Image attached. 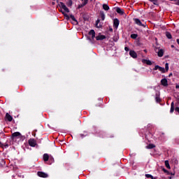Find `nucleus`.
Instances as JSON below:
<instances>
[{
  "label": "nucleus",
  "instance_id": "34",
  "mask_svg": "<svg viewBox=\"0 0 179 179\" xmlns=\"http://www.w3.org/2000/svg\"><path fill=\"white\" fill-rule=\"evenodd\" d=\"M175 111H176V113H178V114H179V107H176L175 108Z\"/></svg>",
  "mask_w": 179,
  "mask_h": 179
},
{
  "label": "nucleus",
  "instance_id": "9",
  "mask_svg": "<svg viewBox=\"0 0 179 179\" xmlns=\"http://www.w3.org/2000/svg\"><path fill=\"white\" fill-rule=\"evenodd\" d=\"M116 12L117 13H119L120 15H124V9L120 8V7L116 8Z\"/></svg>",
  "mask_w": 179,
  "mask_h": 179
},
{
  "label": "nucleus",
  "instance_id": "15",
  "mask_svg": "<svg viewBox=\"0 0 179 179\" xmlns=\"http://www.w3.org/2000/svg\"><path fill=\"white\" fill-rule=\"evenodd\" d=\"M49 159H50V156H48V154H44L43 155V160H44V162H48Z\"/></svg>",
  "mask_w": 179,
  "mask_h": 179
},
{
  "label": "nucleus",
  "instance_id": "19",
  "mask_svg": "<svg viewBox=\"0 0 179 179\" xmlns=\"http://www.w3.org/2000/svg\"><path fill=\"white\" fill-rule=\"evenodd\" d=\"M170 113H174V102H172L171 103V110H170Z\"/></svg>",
  "mask_w": 179,
  "mask_h": 179
},
{
  "label": "nucleus",
  "instance_id": "1",
  "mask_svg": "<svg viewBox=\"0 0 179 179\" xmlns=\"http://www.w3.org/2000/svg\"><path fill=\"white\" fill-rule=\"evenodd\" d=\"M28 142L29 146L31 148H36L37 146V141L34 138H30Z\"/></svg>",
  "mask_w": 179,
  "mask_h": 179
},
{
  "label": "nucleus",
  "instance_id": "5",
  "mask_svg": "<svg viewBox=\"0 0 179 179\" xmlns=\"http://www.w3.org/2000/svg\"><path fill=\"white\" fill-rule=\"evenodd\" d=\"M37 175L38 177H42V178H47V177H48V174L41 171H38Z\"/></svg>",
  "mask_w": 179,
  "mask_h": 179
},
{
  "label": "nucleus",
  "instance_id": "13",
  "mask_svg": "<svg viewBox=\"0 0 179 179\" xmlns=\"http://www.w3.org/2000/svg\"><path fill=\"white\" fill-rule=\"evenodd\" d=\"M96 27L97 29H101V24H100V20L99 19L96 21Z\"/></svg>",
  "mask_w": 179,
  "mask_h": 179
},
{
  "label": "nucleus",
  "instance_id": "32",
  "mask_svg": "<svg viewBox=\"0 0 179 179\" xmlns=\"http://www.w3.org/2000/svg\"><path fill=\"white\" fill-rule=\"evenodd\" d=\"M165 69L166 71H169V63L165 64Z\"/></svg>",
  "mask_w": 179,
  "mask_h": 179
},
{
  "label": "nucleus",
  "instance_id": "24",
  "mask_svg": "<svg viewBox=\"0 0 179 179\" xmlns=\"http://www.w3.org/2000/svg\"><path fill=\"white\" fill-rule=\"evenodd\" d=\"M160 72H162V73H164L166 72V69L164 67L159 66V70Z\"/></svg>",
  "mask_w": 179,
  "mask_h": 179
},
{
  "label": "nucleus",
  "instance_id": "18",
  "mask_svg": "<svg viewBox=\"0 0 179 179\" xmlns=\"http://www.w3.org/2000/svg\"><path fill=\"white\" fill-rule=\"evenodd\" d=\"M164 54V52L163 51V50L160 49L158 52V57H163Z\"/></svg>",
  "mask_w": 179,
  "mask_h": 179
},
{
  "label": "nucleus",
  "instance_id": "10",
  "mask_svg": "<svg viewBox=\"0 0 179 179\" xmlns=\"http://www.w3.org/2000/svg\"><path fill=\"white\" fill-rule=\"evenodd\" d=\"M6 118L8 121H9V122H10L12 120H13V117H12V115H9V113L6 114Z\"/></svg>",
  "mask_w": 179,
  "mask_h": 179
},
{
  "label": "nucleus",
  "instance_id": "39",
  "mask_svg": "<svg viewBox=\"0 0 179 179\" xmlns=\"http://www.w3.org/2000/svg\"><path fill=\"white\" fill-rule=\"evenodd\" d=\"M169 1H176L177 0H169Z\"/></svg>",
  "mask_w": 179,
  "mask_h": 179
},
{
  "label": "nucleus",
  "instance_id": "23",
  "mask_svg": "<svg viewBox=\"0 0 179 179\" xmlns=\"http://www.w3.org/2000/svg\"><path fill=\"white\" fill-rule=\"evenodd\" d=\"M165 166H166V169H170V164L169 163V160L165 161Z\"/></svg>",
  "mask_w": 179,
  "mask_h": 179
},
{
  "label": "nucleus",
  "instance_id": "38",
  "mask_svg": "<svg viewBox=\"0 0 179 179\" xmlns=\"http://www.w3.org/2000/svg\"><path fill=\"white\" fill-rule=\"evenodd\" d=\"M151 179H156V178H155V177L152 176V177L151 178Z\"/></svg>",
  "mask_w": 179,
  "mask_h": 179
},
{
  "label": "nucleus",
  "instance_id": "7",
  "mask_svg": "<svg viewBox=\"0 0 179 179\" xmlns=\"http://www.w3.org/2000/svg\"><path fill=\"white\" fill-rule=\"evenodd\" d=\"M113 26L116 28L118 29V26H120V20L118 19H115L113 21Z\"/></svg>",
  "mask_w": 179,
  "mask_h": 179
},
{
  "label": "nucleus",
  "instance_id": "36",
  "mask_svg": "<svg viewBox=\"0 0 179 179\" xmlns=\"http://www.w3.org/2000/svg\"><path fill=\"white\" fill-rule=\"evenodd\" d=\"M176 5H178L179 6V0H176Z\"/></svg>",
  "mask_w": 179,
  "mask_h": 179
},
{
  "label": "nucleus",
  "instance_id": "8",
  "mask_svg": "<svg viewBox=\"0 0 179 179\" xmlns=\"http://www.w3.org/2000/svg\"><path fill=\"white\" fill-rule=\"evenodd\" d=\"M90 36H92V40H94V38L96 37V32L94 30L91 29L90 31L89 32Z\"/></svg>",
  "mask_w": 179,
  "mask_h": 179
},
{
  "label": "nucleus",
  "instance_id": "2",
  "mask_svg": "<svg viewBox=\"0 0 179 179\" xmlns=\"http://www.w3.org/2000/svg\"><path fill=\"white\" fill-rule=\"evenodd\" d=\"M136 24H137L138 26H141L142 27H146V24H143L142 21L138 18H134V19Z\"/></svg>",
  "mask_w": 179,
  "mask_h": 179
},
{
  "label": "nucleus",
  "instance_id": "17",
  "mask_svg": "<svg viewBox=\"0 0 179 179\" xmlns=\"http://www.w3.org/2000/svg\"><path fill=\"white\" fill-rule=\"evenodd\" d=\"M12 136L13 138H16L17 136H20V133L19 131H17V132H14L13 134H12Z\"/></svg>",
  "mask_w": 179,
  "mask_h": 179
},
{
  "label": "nucleus",
  "instance_id": "14",
  "mask_svg": "<svg viewBox=\"0 0 179 179\" xmlns=\"http://www.w3.org/2000/svg\"><path fill=\"white\" fill-rule=\"evenodd\" d=\"M100 16L101 20H104L106 19V15L104 14L103 11H100Z\"/></svg>",
  "mask_w": 179,
  "mask_h": 179
},
{
  "label": "nucleus",
  "instance_id": "20",
  "mask_svg": "<svg viewBox=\"0 0 179 179\" xmlns=\"http://www.w3.org/2000/svg\"><path fill=\"white\" fill-rule=\"evenodd\" d=\"M145 148L146 149H153L154 148H155V145L154 144H149Z\"/></svg>",
  "mask_w": 179,
  "mask_h": 179
},
{
  "label": "nucleus",
  "instance_id": "37",
  "mask_svg": "<svg viewBox=\"0 0 179 179\" xmlns=\"http://www.w3.org/2000/svg\"><path fill=\"white\" fill-rule=\"evenodd\" d=\"M176 89H179V85L176 86Z\"/></svg>",
  "mask_w": 179,
  "mask_h": 179
},
{
  "label": "nucleus",
  "instance_id": "4",
  "mask_svg": "<svg viewBox=\"0 0 179 179\" xmlns=\"http://www.w3.org/2000/svg\"><path fill=\"white\" fill-rule=\"evenodd\" d=\"M97 41H101V40H104L106 38V36L99 34L98 36L95 37Z\"/></svg>",
  "mask_w": 179,
  "mask_h": 179
},
{
  "label": "nucleus",
  "instance_id": "21",
  "mask_svg": "<svg viewBox=\"0 0 179 179\" xmlns=\"http://www.w3.org/2000/svg\"><path fill=\"white\" fill-rule=\"evenodd\" d=\"M166 36L167 38H169V40H171V38H173V36H171V34H170V32H166Z\"/></svg>",
  "mask_w": 179,
  "mask_h": 179
},
{
  "label": "nucleus",
  "instance_id": "25",
  "mask_svg": "<svg viewBox=\"0 0 179 179\" xmlns=\"http://www.w3.org/2000/svg\"><path fill=\"white\" fill-rule=\"evenodd\" d=\"M138 38V34H132L131 35V38H134V40Z\"/></svg>",
  "mask_w": 179,
  "mask_h": 179
},
{
  "label": "nucleus",
  "instance_id": "42",
  "mask_svg": "<svg viewBox=\"0 0 179 179\" xmlns=\"http://www.w3.org/2000/svg\"><path fill=\"white\" fill-rule=\"evenodd\" d=\"M169 179H171V177H170Z\"/></svg>",
  "mask_w": 179,
  "mask_h": 179
},
{
  "label": "nucleus",
  "instance_id": "31",
  "mask_svg": "<svg viewBox=\"0 0 179 179\" xmlns=\"http://www.w3.org/2000/svg\"><path fill=\"white\" fill-rule=\"evenodd\" d=\"M160 68V66L159 65H156L154 68V71H157V69L159 70Z\"/></svg>",
  "mask_w": 179,
  "mask_h": 179
},
{
  "label": "nucleus",
  "instance_id": "26",
  "mask_svg": "<svg viewBox=\"0 0 179 179\" xmlns=\"http://www.w3.org/2000/svg\"><path fill=\"white\" fill-rule=\"evenodd\" d=\"M83 2V3L81 4V6H85L87 4V2L89 0H82Z\"/></svg>",
  "mask_w": 179,
  "mask_h": 179
},
{
  "label": "nucleus",
  "instance_id": "22",
  "mask_svg": "<svg viewBox=\"0 0 179 179\" xmlns=\"http://www.w3.org/2000/svg\"><path fill=\"white\" fill-rule=\"evenodd\" d=\"M103 9H104V10H110V7L107 4H103Z\"/></svg>",
  "mask_w": 179,
  "mask_h": 179
},
{
  "label": "nucleus",
  "instance_id": "30",
  "mask_svg": "<svg viewBox=\"0 0 179 179\" xmlns=\"http://www.w3.org/2000/svg\"><path fill=\"white\" fill-rule=\"evenodd\" d=\"M145 177L147 178H152L153 177V176L150 175V174H145Z\"/></svg>",
  "mask_w": 179,
  "mask_h": 179
},
{
  "label": "nucleus",
  "instance_id": "40",
  "mask_svg": "<svg viewBox=\"0 0 179 179\" xmlns=\"http://www.w3.org/2000/svg\"><path fill=\"white\" fill-rule=\"evenodd\" d=\"M80 136H83V134H80Z\"/></svg>",
  "mask_w": 179,
  "mask_h": 179
},
{
  "label": "nucleus",
  "instance_id": "12",
  "mask_svg": "<svg viewBox=\"0 0 179 179\" xmlns=\"http://www.w3.org/2000/svg\"><path fill=\"white\" fill-rule=\"evenodd\" d=\"M161 83L162 85V86H167L169 84L167 83V79L166 78H163L162 80H161Z\"/></svg>",
  "mask_w": 179,
  "mask_h": 179
},
{
  "label": "nucleus",
  "instance_id": "27",
  "mask_svg": "<svg viewBox=\"0 0 179 179\" xmlns=\"http://www.w3.org/2000/svg\"><path fill=\"white\" fill-rule=\"evenodd\" d=\"M70 18H71V20H73V22H76V23H78V21L76 20V18H75V16L71 15H70Z\"/></svg>",
  "mask_w": 179,
  "mask_h": 179
},
{
  "label": "nucleus",
  "instance_id": "41",
  "mask_svg": "<svg viewBox=\"0 0 179 179\" xmlns=\"http://www.w3.org/2000/svg\"><path fill=\"white\" fill-rule=\"evenodd\" d=\"M171 47H174V45H172Z\"/></svg>",
  "mask_w": 179,
  "mask_h": 179
},
{
  "label": "nucleus",
  "instance_id": "33",
  "mask_svg": "<svg viewBox=\"0 0 179 179\" xmlns=\"http://www.w3.org/2000/svg\"><path fill=\"white\" fill-rule=\"evenodd\" d=\"M163 171L166 173L168 175H170V172H169V171H167V169H163Z\"/></svg>",
  "mask_w": 179,
  "mask_h": 179
},
{
  "label": "nucleus",
  "instance_id": "16",
  "mask_svg": "<svg viewBox=\"0 0 179 179\" xmlns=\"http://www.w3.org/2000/svg\"><path fill=\"white\" fill-rule=\"evenodd\" d=\"M150 2L153 3V5L159 6V0H148Z\"/></svg>",
  "mask_w": 179,
  "mask_h": 179
},
{
  "label": "nucleus",
  "instance_id": "3",
  "mask_svg": "<svg viewBox=\"0 0 179 179\" xmlns=\"http://www.w3.org/2000/svg\"><path fill=\"white\" fill-rule=\"evenodd\" d=\"M59 6L62 9H63V10H64V12H66V13H69V8L66 7L65 3H64L63 2H60Z\"/></svg>",
  "mask_w": 179,
  "mask_h": 179
},
{
  "label": "nucleus",
  "instance_id": "11",
  "mask_svg": "<svg viewBox=\"0 0 179 179\" xmlns=\"http://www.w3.org/2000/svg\"><path fill=\"white\" fill-rule=\"evenodd\" d=\"M143 64H146L147 65H152V62L149 59H142Z\"/></svg>",
  "mask_w": 179,
  "mask_h": 179
},
{
  "label": "nucleus",
  "instance_id": "6",
  "mask_svg": "<svg viewBox=\"0 0 179 179\" xmlns=\"http://www.w3.org/2000/svg\"><path fill=\"white\" fill-rule=\"evenodd\" d=\"M129 55L132 57V58H137L138 57V55L136 53L135 51L134 50H130L129 51Z\"/></svg>",
  "mask_w": 179,
  "mask_h": 179
},
{
  "label": "nucleus",
  "instance_id": "43",
  "mask_svg": "<svg viewBox=\"0 0 179 179\" xmlns=\"http://www.w3.org/2000/svg\"><path fill=\"white\" fill-rule=\"evenodd\" d=\"M52 1H55V0H52Z\"/></svg>",
  "mask_w": 179,
  "mask_h": 179
},
{
  "label": "nucleus",
  "instance_id": "29",
  "mask_svg": "<svg viewBox=\"0 0 179 179\" xmlns=\"http://www.w3.org/2000/svg\"><path fill=\"white\" fill-rule=\"evenodd\" d=\"M72 3H73L72 0H69L67 5L68 6H72Z\"/></svg>",
  "mask_w": 179,
  "mask_h": 179
},
{
  "label": "nucleus",
  "instance_id": "35",
  "mask_svg": "<svg viewBox=\"0 0 179 179\" xmlns=\"http://www.w3.org/2000/svg\"><path fill=\"white\" fill-rule=\"evenodd\" d=\"M124 50H125L127 52L129 51V48L128 47H125V48H124Z\"/></svg>",
  "mask_w": 179,
  "mask_h": 179
},
{
  "label": "nucleus",
  "instance_id": "28",
  "mask_svg": "<svg viewBox=\"0 0 179 179\" xmlns=\"http://www.w3.org/2000/svg\"><path fill=\"white\" fill-rule=\"evenodd\" d=\"M155 100H156L157 103H160V97L159 96V95L156 96Z\"/></svg>",
  "mask_w": 179,
  "mask_h": 179
}]
</instances>
